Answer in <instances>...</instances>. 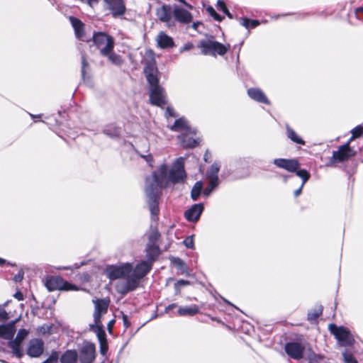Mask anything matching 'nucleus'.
Here are the masks:
<instances>
[{
    "mask_svg": "<svg viewBox=\"0 0 363 363\" xmlns=\"http://www.w3.org/2000/svg\"><path fill=\"white\" fill-rule=\"evenodd\" d=\"M96 347L91 342H85L79 351V360L81 363H92L95 359Z\"/></svg>",
    "mask_w": 363,
    "mask_h": 363,
    "instance_id": "obj_15",
    "label": "nucleus"
},
{
    "mask_svg": "<svg viewBox=\"0 0 363 363\" xmlns=\"http://www.w3.org/2000/svg\"><path fill=\"white\" fill-rule=\"evenodd\" d=\"M90 327L91 330L96 334L100 345L101 354L103 355L106 354L108 350V345L106 339V335L103 328V326L90 325Z\"/></svg>",
    "mask_w": 363,
    "mask_h": 363,
    "instance_id": "obj_19",
    "label": "nucleus"
},
{
    "mask_svg": "<svg viewBox=\"0 0 363 363\" xmlns=\"http://www.w3.org/2000/svg\"><path fill=\"white\" fill-rule=\"evenodd\" d=\"M203 205L202 203L194 204L189 209L185 211L184 216L188 221H197L203 211Z\"/></svg>",
    "mask_w": 363,
    "mask_h": 363,
    "instance_id": "obj_20",
    "label": "nucleus"
},
{
    "mask_svg": "<svg viewBox=\"0 0 363 363\" xmlns=\"http://www.w3.org/2000/svg\"><path fill=\"white\" fill-rule=\"evenodd\" d=\"M104 1L113 18L121 17L125 13L126 7L124 0H104Z\"/></svg>",
    "mask_w": 363,
    "mask_h": 363,
    "instance_id": "obj_13",
    "label": "nucleus"
},
{
    "mask_svg": "<svg viewBox=\"0 0 363 363\" xmlns=\"http://www.w3.org/2000/svg\"><path fill=\"white\" fill-rule=\"evenodd\" d=\"M81 1L86 2L91 7H94L99 3V0H81Z\"/></svg>",
    "mask_w": 363,
    "mask_h": 363,
    "instance_id": "obj_56",
    "label": "nucleus"
},
{
    "mask_svg": "<svg viewBox=\"0 0 363 363\" xmlns=\"http://www.w3.org/2000/svg\"><path fill=\"white\" fill-rule=\"evenodd\" d=\"M342 357L345 363H357V360L354 357L353 354L347 350L342 352Z\"/></svg>",
    "mask_w": 363,
    "mask_h": 363,
    "instance_id": "obj_40",
    "label": "nucleus"
},
{
    "mask_svg": "<svg viewBox=\"0 0 363 363\" xmlns=\"http://www.w3.org/2000/svg\"><path fill=\"white\" fill-rule=\"evenodd\" d=\"M178 1L179 2H181L182 4H184L189 9H190V10L194 9V6H191V4L186 3L185 0H178Z\"/></svg>",
    "mask_w": 363,
    "mask_h": 363,
    "instance_id": "obj_63",
    "label": "nucleus"
},
{
    "mask_svg": "<svg viewBox=\"0 0 363 363\" xmlns=\"http://www.w3.org/2000/svg\"><path fill=\"white\" fill-rule=\"evenodd\" d=\"M13 297L18 301H22L23 299V295L20 291H16L14 294Z\"/></svg>",
    "mask_w": 363,
    "mask_h": 363,
    "instance_id": "obj_58",
    "label": "nucleus"
},
{
    "mask_svg": "<svg viewBox=\"0 0 363 363\" xmlns=\"http://www.w3.org/2000/svg\"><path fill=\"white\" fill-rule=\"evenodd\" d=\"M94 303L95 304V309L93 315L94 320V324L93 325L103 326L101 323V318L103 314L107 312L109 301L106 299H97L94 301Z\"/></svg>",
    "mask_w": 363,
    "mask_h": 363,
    "instance_id": "obj_14",
    "label": "nucleus"
},
{
    "mask_svg": "<svg viewBox=\"0 0 363 363\" xmlns=\"http://www.w3.org/2000/svg\"><path fill=\"white\" fill-rule=\"evenodd\" d=\"M356 151L348 147V143L340 146L336 151H333L332 157L330 158L329 163L331 166H335L337 163L347 162L354 157Z\"/></svg>",
    "mask_w": 363,
    "mask_h": 363,
    "instance_id": "obj_6",
    "label": "nucleus"
},
{
    "mask_svg": "<svg viewBox=\"0 0 363 363\" xmlns=\"http://www.w3.org/2000/svg\"><path fill=\"white\" fill-rule=\"evenodd\" d=\"M8 304V301L6 302L3 306H0V321H5L9 319V315L5 311L4 307Z\"/></svg>",
    "mask_w": 363,
    "mask_h": 363,
    "instance_id": "obj_45",
    "label": "nucleus"
},
{
    "mask_svg": "<svg viewBox=\"0 0 363 363\" xmlns=\"http://www.w3.org/2000/svg\"><path fill=\"white\" fill-rule=\"evenodd\" d=\"M94 45L100 50L101 55H107L111 50H113V38L105 33L99 32L93 35Z\"/></svg>",
    "mask_w": 363,
    "mask_h": 363,
    "instance_id": "obj_8",
    "label": "nucleus"
},
{
    "mask_svg": "<svg viewBox=\"0 0 363 363\" xmlns=\"http://www.w3.org/2000/svg\"><path fill=\"white\" fill-rule=\"evenodd\" d=\"M307 359L310 362H318L320 361L321 359H323V357L320 355H317L313 352H311L308 354Z\"/></svg>",
    "mask_w": 363,
    "mask_h": 363,
    "instance_id": "obj_46",
    "label": "nucleus"
},
{
    "mask_svg": "<svg viewBox=\"0 0 363 363\" xmlns=\"http://www.w3.org/2000/svg\"><path fill=\"white\" fill-rule=\"evenodd\" d=\"M194 47L192 43H186L182 48L181 52L187 51L191 50Z\"/></svg>",
    "mask_w": 363,
    "mask_h": 363,
    "instance_id": "obj_57",
    "label": "nucleus"
},
{
    "mask_svg": "<svg viewBox=\"0 0 363 363\" xmlns=\"http://www.w3.org/2000/svg\"><path fill=\"white\" fill-rule=\"evenodd\" d=\"M219 183L218 177L211 178L208 186L203 190V195L208 196L211 193L216 189Z\"/></svg>",
    "mask_w": 363,
    "mask_h": 363,
    "instance_id": "obj_35",
    "label": "nucleus"
},
{
    "mask_svg": "<svg viewBox=\"0 0 363 363\" xmlns=\"http://www.w3.org/2000/svg\"><path fill=\"white\" fill-rule=\"evenodd\" d=\"M160 238V234L157 229H151L148 235V242L146 250H160L157 241Z\"/></svg>",
    "mask_w": 363,
    "mask_h": 363,
    "instance_id": "obj_24",
    "label": "nucleus"
},
{
    "mask_svg": "<svg viewBox=\"0 0 363 363\" xmlns=\"http://www.w3.org/2000/svg\"><path fill=\"white\" fill-rule=\"evenodd\" d=\"M111 50L107 55H102L103 56L107 57L108 60L115 65H120L122 64L123 60L119 55L116 54Z\"/></svg>",
    "mask_w": 363,
    "mask_h": 363,
    "instance_id": "obj_38",
    "label": "nucleus"
},
{
    "mask_svg": "<svg viewBox=\"0 0 363 363\" xmlns=\"http://www.w3.org/2000/svg\"><path fill=\"white\" fill-rule=\"evenodd\" d=\"M139 155L142 158H143L147 162V163L149 164L150 166H152L153 157H152V155H150V154H147V155L139 154Z\"/></svg>",
    "mask_w": 363,
    "mask_h": 363,
    "instance_id": "obj_54",
    "label": "nucleus"
},
{
    "mask_svg": "<svg viewBox=\"0 0 363 363\" xmlns=\"http://www.w3.org/2000/svg\"><path fill=\"white\" fill-rule=\"evenodd\" d=\"M144 65V73L147 81L150 84V87L160 85L159 71L157 67L155 60L153 57L150 60H145Z\"/></svg>",
    "mask_w": 363,
    "mask_h": 363,
    "instance_id": "obj_9",
    "label": "nucleus"
},
{
    "mask_svg": "<svg viewBox=\"0 0 363 363\" xmlns=\"http://www.w3.org/2000/svg\"><path fill=\"white\" fill-rule=\"evenodd\" d=\"M207 11L209 12V13L211 14V16L213 17V18L218 21H221L222 20V18L220 17V16L219 14H218L216 11L213 9V7L211 6H209L208 9H207Z\"/></svg>",
    "mask_w": 363,
    "mask_h": 363,
    "instance_id": "obj_50",
    "label": "nucleus"
},
{
    "mask_svg": "<svg viewBox=\"0 0 363 363\" xmlns=\"http://www.w3.org/2000/svg\"><path fill=\"white\" fill-rule=\"evenodd\" d=\"M287 137L294 143L304 145L305 141L299 137L296 132L289 125H286Z\"/></svg>",
    "mask_w": 363,
    "mask_h": 363,
    "instance_id": "obj_32",
    "label": "nucleus"
},
{
    "mask_svg": "<svg viewBox=\"0 0 363 363\" xmlns=\"http://www.w3.org/2000/svg\"><path fill=\"white\" fill-rule=\"evenodd\" d=\"M241 24L246 28H250V20L248 18H243L242 20Z\"/></svg>",
    "mask_w": 363,
    "mask_h": 363,
    "instance_id": "obj_59",
    "label": "nucleus"
},
{
    "mask_svg": "<svg viewBox=\"0 0 363 363\" xmlns=\"http://www.w3.org/2000/svg\"><path fill=\"white\" fill-rule=\"evenodd\" d=\"M218 6L220 10L223 11L224 13H225L230 18H233L232 14L228 10L225 4L222 1H218Z\"/></svg>",
    "mask_w": 363,
    "mask_h": 363,
    "instance_id": "obj_47",
    "label": "nucleus"
},
{
    "mask_svg": "<svg viewBox=\"0 0 363 363\" xmlns=\"http://www.w3.org/2000/svg\"><path fill=\"white\" fill-rule=\"evenodd\" d=\"M203 189V182L201 181L196 182L193 186L191 191V198L193 201H196L201 192Z\"/></svg>",
    "mask_w": 363,
    "mask_h": 363,
    "instance_id": "obj_36",
    "label": "nucleus"
},
{
    "mask_svg": "<svg viewBox=\"0 0 363 363\" xmlns=\"http://www.w3.org/2000/svg\"><path fill=\"white\" fill-rule=\"evenodd\" d=\"M351 133L353 135H355L356 138H359L362 135L363 133V126L357 125L354 128L351 130Z\"/></svg>",
    "mask_w": 363,
    "mask_h": 363,
    "instance_id": "obj_48",
    "label": "nucleus"
},
{
    "mask_svg": "<svg viewBox=\"0 0 363 363\" xmlns=\"http://www.w3.org/2000/svg\"><path fill=\"white\" fill-rule=\"evenodd\" d=\"M148 198V206L150 213L152 215L157 216L159 213L158 207V199L159 197H147Z\"/></svg>",
    "mask_w": 363,
    "mask_h": 363,
    "instance_id": "obj_37",
    "label": "nucleus"
},
{
    "mask_svg": "<svg viewBox=\"0 0 363 363\" xmlns=\"http://www.w3.org/2000/svg\"><path fill=\"white\" fill-rule=\"evenodd\" d=\"M189 135H193L192 133H182L178 136L179 140L181 142L182 145L185 148H192L198 145L196 140L188 137Z\"/></svg>",
    "mask_w": 363,
    "mask_h": 363,
    "instance_id": "obj_28",
    "label": "nucleus"
},
{
    "mask_svg": "<svg viewBox=\"0 0 363 363\" xmlns=\"http://www.w3.org/2000/svg\"><path fill=\"white\" fill-rule=\"evenodd\" d=\"M45 285L50 291L63 290V291H76L77 287L68 281H65L58 276H49L46 278Z\"/></svg>",
    "mask_w": 363,
    "mask_h": 363,
    "instance_id": "obj_7",
    "label": "nucleus"
},
{
    "mask_svg": "<svg viewBox=\"0 0 363 363\" xmlns=\"http://www.w3.org/2000/svg\"><path fill=\"white\" fill-rule=\"evenodd\" d=\"M157 16L158 18L164 23L170 21L172 19V11L169 6H162L157 11Z\"/></svg>",
    "mask_w": 363,
    "mask_h": 363,
    "instance_id": "obj_29",
    "label": "nucleus"
},
{
    "mask_svg": "<svg viewBox=\"0 0 363 363\" xmlns=\"http://www.w3.org/2000/svg\"><path fill=\"white\" fill-rule=\"evenodd\" d=\"M170 261L180 271L182 274L187 273L188 267L180 258L172 257H170Z\"/></svg>",
    "mask_w": 363,
    "mask_h": 363,
    "instance_id": "obj_34",
    "label": "nucleus"
},
{
    "mask_svg": "<svg viewBox=\"0 0 363 363\" xmlns=\"http://www.w3.org/2000/svg\"><path fill=\"white\" fill-rule=\"evenodd\" d=\"M170 129L173 131H182V133H192L194 135L196 133L194 129L189 127L187 121L184 118L177 119Z\"/></svg>",
    "mask_w": 363,
    "mask_h": 363,
    "instance_id": "obj_21",
    "label": "nucleus"
},
{
    "mask_svg": "<svg viewBox=\"0 0 363 363\" xmlns=\"http://www.w3.org/2000/svg\"><path fill=\"white\" fill-rule=\"evenodd\" d=\"M172 13L175 20L181 23L187 24L193 20L191 13L178 5H174Z\"/></svg>",
    "mask_w": 363,
    "mask_h": 363,
    "instance_id": "obj_17",
    "label": "nucleus"
},
{
    "mask_svg": "<svg viewBox=\"0 0 363 363\" xmlns=\"http://www.w3.org/2000/svg\"><path fill=\"white\" fill-rule=\"evenodd\" d=\"M69 21L74 29L76 37L81 40H84V31L83 23L77 18L73 16L69 17Z\"/></svg>",
    "mask_w": 363,
    "mask_h": 363,
    "instance_id": "obj_25",
    "label": "nucleus"
},
{
    "mask_svg": "<svg viewBox=\"0 0 363 363\" xmlns=\"http://www.w3.org/2000/svg\"><path fill=\"white\" fill-rule=\"evenodd\" d=\"M186 177V173L184 167V160L179 157L169 172V180L176 184L183 182Z\"/></svg>",
    "mask_w": 363,
    "mask_h": 363,
    "instance_id": "obj_10",
    "label": "nucleus"
},
{
    "mask_svg": "<svg viewBox=\"0 0 363 363\" xmlns=\"http://www.w3.org/2000/svg\"><path fill=\"white\" fill-rule=\"evenodd\" d=\"M178 314L180 316H194L199 313V308L196 305H192L191 306L179 307Z\"/></svg>",
    "mask_w": 363,
    "mask_h": 363,
    "instance_id": "obj_30",
    "label": "nucleus"
},
{
    "mask_svg": "<svg viewBox=\"0 0 363 363\" xmlns=\"http://www.w3.org/2000/svg\"><path fill=\"white\" fill-rule=\"evenodd\" d=\"M104 133L110 138H118L121 134V128L114 124H109L104 128Z\"/></svg>",
    "mask_w": 363,
    "mask_h": 363,
    "instance_id": "obj_33",
    "label": "nucleus"
},
{
    "mask_svg": "<svg viewBox=\"0 0 363 363\" xmlns=\"http://www.w3.org/2000/svg\"><path fill=\"white\" fill-rule=\"evenodd\" d=\"M247 94L251 99L257 102L265 104H269L268 99L260 89L250 88L247 90Z\"/></svg>",
    "mask_w": 363,
    "mask_h": 363,
    "instance_id": "obj_23",
    "label": "nucleus"
},
{
    "mask_svg": "<svg viewBox=\"0 0 363 363\" xmlns=\"http://www.w3.org/2000/svg\"><path fill=\"white\" fill-rule=\"evenodd\" d=\"M15 333L16 328L13 323L0 325V337L1 338L11 340L13 338Z\"/></svg>",
    "mask_w": 363,
    "mask_h": 363,
    "instance_id": "obj_26",
    "label": "nucleus"
},
{
    "mask_svg": "<svg viewBox=\"0 0 363 363\" xmlns=\"http://www.w3.org/2000/svg\"><path fill=\"white\" fill-rule=\"evenodd\" d=\"M9 346L12 350V353L18 358H21L23 355V352L21 348V342L16 340H9Z\"/></svg>",
    "mask_w": 363,
    "mask_h": 363,
    "instance_id": "obj_31",
    "label": "nucleus"
},
{
    "mask_svg": "<svg viewBox=\"0 0 363 363\" xmlns=\"http://www.w3.org/2000/svg\"><path fill=\"white\" fill-rule=\"evenodd\" d=\"M24 277V272L20 269L18 272L13 277V280L15 282H21Z\"/></svg>",
    "mask_w": 363,
    "mask_h": 363,
    "instance_id": "obj_52",
    "label": "nucleus"
},
{
    "mask_svg": "<svg viewBox=\"0 0 363 363\" xmlns=\"http://www.w3.org/2000/svg\"><path fill=\"white\" fill-rule=\"evenodd\" d=\"M78 353L75 350H67L60 357V363H77Z\"/></svg>",
    "mask_w": 363,
    "mask_h": 363,
    "instance_id": "obj_27",
    "label": "nucleus"
},
{
    "mask_svg": "<svg viewBox=\"0 0 363 363\" xmlns=\"http://www.w3.org/2000/svg\"><path fill=\"white\" fill-rule=\"evenodd\" d=\"M274 164L278 167L284 169L290 172H296L300 167V163L296 159H275Z\"/></svg>",
    "mask_w": 363,
    "mask_h": 363,
    "instance_id": "obj_18",
    "label": "nucleus"
},
{
    "mask_svg": "<svg viewBox=\"0 0 363 363\" xmlns=\"http://www.w3.org/2000/svg\"><path fill=\"white\" fill-rule=\"evenodd\" d=\"M28 335V331L26 329H21L18 330L16 337L14 340L19 342H22L23 340Z\"/></svg>",
    "mask_w": 363,
    "mask_h": 363,
    "instance_id": "obj_44",
    "label": "nucleus"
},
{
    "mask_svg": "<svg viewBox=\"0 0 363 363\" xmlns=\"http://www.w3.org/2000/svg\"><path fill=\"white\" fill-rule=\"evenodd\" d=\"M150 101L152 104L162 106L167 104V96L164 89L160 86L150 87Z\"/></svg>",
    "mask_w": 363,
    "mask_h": 363,
    "instance_id": "obj_11",
    "label": "nucleus"
},
{
    "mask_svg": "<svg viewBox=\"0 0 363 363\" xmlns=\"http://www.w3.org/2000/svg\"><path fill=\"white\" fill-rule=\"evenodd\" d=\"M123 323H124V325L125 326V328H128L130 326V323L128 320V316L125 314L123 315Z\"/></svg>",
    "mask_w": 363,
    "mask_h": 363,
    "instance_id": "obj_60",
    "label": "nucleus"
},
{
    "mask_svg": "<svg viewBox=\"0 0 363 363\" xmlns=\"http://www.w3.org/2000/svg\"><path fill=\"white\" fill-rule=\"evenodd\" d=\"M329 330L337 340L340 346L347 347L354 344V338L347 328L330 324L329 325Z\"/></svg>",
    "mask_w": 363,
    "mask_h": 363,
    "instance_id": "obj_4",
    "label": "nucleus"
},
{
    "mask_svg": "<svg viewBox=\"0 0 363 363\" xmlns=\"http://www.w3.org/2000/svg\"><path fill=\"white\" fill-rule=\"evenodd\" d=\"M306 350L305 345L299 342H289L286 343L284 350L292 359L299 360L303 357V352Z\"/></svg>",
    "mask_w": 363,
    "mask_h": 363,
    "instance_id": "obj_12",
    "label": "nucleus"
},
{
    "mask_svg": "<svg viewBox=\"0 0 363 363\" xmlns=\"http://www.w3.org/2000/svg\"><path fill=\"white\" fill-rule=\"evenodd\" d=\"M114 323H115V320H111L108 323L107 327H108V330L109 333H111L112 328H113V325Z\"/></svg>",
    "mask_w": 363,
    "mask_h": 363,
    "instance_id": "obj_64",
    "label": "nucleus"
},
{
    "mask_svg": "<svg viewBox=\"0 0 363 363\" xmlns=\"http://www.w3.org/2000/svg\"><path fill=\"white\" fill-rule=\"evenodd\" d=\"M157 46L162 49L171 48L175 46L174 40L164 32L161 31L156 37Z\"/></svg>",
    "mask_w": 363,
    "mask_h": 363,
    "instance_id": "obj_22",
    "label": "nucleus"
},
{
    "mask_svg": "<svg viewBox=\"0 0 363 363\" xmlns=\"http://www.w3.org/2000/svg\"><path fill=\"white\" fill-rule=\"evenodd\" d=\"M199 47L201 48L203 55L216 56L225 55L230 50V45H223L218 41L212 40H202L199 42Z\"/></svg>",
    "mask_w": 363,
    "mask_h": 363,
    "instance_id": "obj_3",
    "label": "nucleus"
},
{
    "mask_svg": "<svg viewBox=\"0 0 363 363\" xmlns=\"http://www.w3.org/2000/svg\"><path fill=\"white\" fill-rule=\"evenodd\" d=\"M189 284H190V282L189 281L184 280V279H179L175 283L174 286H175L176 290H179L180 287L187 286Z\"/></svg>",
    "mask_w": 363,
    "mask_h": 363,
    "instance_id": "obj_51",
    "label": "nucleus"
},
{
    "mask_svg": "<svg viewBox=\"0 0 363 363\" xmlns=\"http://www.w3.org/2000/svg\"><path fill=\"white\" fill-rule=\"evenodd\" d=\"M167 167L163 165L160 168V175L154 172L145 180V194L147 197H160L163 187V180L165 178Z\"/></svg>",
    "mask_w": 363,
    "mask_h": 363,
    "instance_id": "obj_2",
    "label": "nucleus"
},
{
    "mask_svg": "<svg viewBox=\"0 0 363 363\" xmlns=\"http://www.w3.org/2000/svg\"><path fill=\"white\" fill-rule=\"evenodd\" d=\"M177 306V303H172V304H169V306H167L166 308H165V312L168 313L170 310L176 308Z\"/></svg>",
    "mask_w": 363,
    "mask_h": 363,
    "instance_id": "obj_62",
    "label": "nucleus"
},
{
    "mask_svg": "<svg viewBox=\"0 0 363 363\" xmlns=\"http://www.w3.org/2000/svg\"><path fill=\"white\" fill-rule=\"evenodd\" d=\"M166 114L168 115V116L174 117V118L177 116V115L174 113V109L169 106L167 107Z\"/></svg>",
    "mask_w": 363,
    "mask_h": 363,
    "instance_id": "obj_55",
    "label": "nucleus"
},
{
    "mask_svg": "<svg viewBox=\"0 0 363 363\" xmlns=\"http://www.w3.org/2000/svg\"><path fill=\"white\" fill-rule=\"evenodd\" d=\"M44 351L43 341L38 338L29 341L26 353L30 357H39Z\"/></svg>",
    "mask_w": 363,
    "mask_h": 363,
    "instance_id": "obj_16",
    "label": "nucleus"
},
{
    "mask_svg": "<svg viewBox=\"0 0 363 363\" xmlns=\"http://www.w3.org/2000/svg\"><path fill=\"white\" fill-rule=\"evenodd\" d=\"M147 252L146 260L138 262L134 268L133 267L132 274L128 277L117 282L116 290L118 293L125 295L136 289L139 286L140 279L152 269L153 263L159 257L160 251Z\"/></svg>",
    "mask_w": 363,
    "mask_h": 363,
    "instance_id": "obj_1",
    "label": "nucleus"
},
{
    "mask_svg": "<svg viewBox=\"0 0 363 363\" xmlns=\"http://www.w3.org/2000/svg\"><path fill=\"white\" fill-rule=\"evenodd\" d=\"M89 66V64L86 61V57L84 55L82 56V77H84L85 75V69Z\"/></svg>",
    "mask_w": 363,
    "mask_h": 363,
    "instance_id": "obj_53",
    "label": "nucleus"
},
{
    "mask_svg": "<svg viewBox=\"0 0 363 363\" xmlns=\"http://www.w3.org/2000/svg\"><path fill=\"white\" fill-rule=\"evenodd\" d=\"M296 172V174L302 179V186L305 184V183L309 179L311 174L310 173L306 170V169H297Z\"/></svg>",
    "mask_w": 363,
    "mask_h": 363,
    "instance_id": "obj_39",
    "label": "nucleus"
},
{
    "mask_svg": "<svg viewBox=\"0 0 363 363\" xmlns=\"http://www.w3.org/2000/svg\"><path fill=\"white\" fill-rule=\"evenodd\" d=\"M133 270V265L126 262L121 265H108L104 273L111 280H115L121 278L128 277Z\"/></svg>",
    "mask_w": 363,
    "mask_h": 363,
    "instance_id": "obj_5",
    "label": "nucleus"
},
{
    "mask_svg": "<svg viewBox=\"0 0 363 363\" xmlns=\"http://www.w3.org/2000/svg\"><path fill=\"white\" fill-rule=\"evenodd\" d=\"M322 306H318L314 311H311L308 313V320L310 321L315 320L322 313Z\"/></svg>",
    "mask_w": 363,
    "mask_h": 363,
    "instance_id": "obj_41",
    "label": "nucleus"
},
{
    "mask_svg": "<svg viewBox=\"0 0 363 363\" xmlns=\"http://www.w3.org/2000/svg\"><path fill=\"white\" fill-rule=\"evenodd\" d=\"M258 25H259L258 21H257V20L250 21V27H251L252 28L257 27Z\"/></svg>",
    "mask_w": 363,
    "mask_h": 363,
    "instance_id": "obj_61",
    "label": "nucleus"
},
{
    "mask_svg": "<svg viewBox=\"0 0 363 363\" xmlns=\"http://www.w3.org/2000/svg\"><path fill=\"white\" fill-rule=\"evenodd\" d=\"M219 169H220L219 164L217 162H214L211 165V169L209 170V177L211 178H212L213 177H218V173L219 172Z\"/></svg>",
    "mask_w": 363,
    "mask_h": 363,
    "instance_id": "obj_42",
    "label": "nucleus"
},
{
    "mask_svg": "<svg viewBox=\"0 0 363 363\" xmlns=\"http://www.w3.org/2000/svg\"><path fill=\"white\" fill-rule=\"evenodd\" d=\"M182 243L185 245L186 248H193L194 247V240L193 236H189L186 239L182 241Z\"/></svg>",
    "mask_w": 363,
    "mask_h": 363,
    "instance_id": "obj_49",
    "label": "nucleus"
},
{
    "mask_svg": "<svg viewBox=\"0 0 363 363\" xmlns=\"http://www.w3.org/2000/svg\"><path fill=\"white\" fill-rule=\"evenodd\" d=\"M59 355L57 352H52L50 356L42 363H58Z\"/></svg>",
    "mask_w": 363,
    "mask_h": 363,
    "instance_id": "obj_43",
    "label": "nucleus"
}]
</instances>
